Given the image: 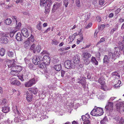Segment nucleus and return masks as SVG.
Instances as JSON below:
<instances>
[{"mask_svg": "<svg viewBox=\"0 0 124 124\" xmlns=\"http://www.w3.org/2000/svg\"><path fill=\"white\" fill-rule=\"evenodd\" d=\"M16 62L13 59L9 61L8 63L9 68H11L13 72L18 73L21 71L22 70V67L19 66H16L15 62Z\"/></svg>", "mask_w": 124, "mask_h": 124, "instance_id": "nucleus-1", "label": "nucleus"}, {"mask_svg": "<svg viewBox=\"0 0 124 124\" xmlns=\"http://www.w3.org/2000/svg\"><path fill=\"white\" fill-rule=\"evenodd\" d=\"M13 111L15 113L18 115L14 119V121L15 122H20L22 121L23 120V117L20 116L19 114V112L17 110V107L16 106H14L12 108Z\"/></svg>", "mask_w": 124, "mask_h": 124, "instance_id": "nucleus-2", "label": "nucleus"}, {"mask_svg": "<svg viewBox=\"0 0 124 124\" xmlns=\"http://www.w3.org/2000/svg\"><path fill=\"white\" fill-rule=\"evenodd\" d=\"M65 67L67 69H74L76 66V65L70 60H66L64 63Z\"/></svg>", "mask_w": 124, "mask_h": 124, "instance_id": "nucleus-3", "label": "nucleus"}, {"mask_svg": "<svg viewBox=\"0 0 124 124\" xmlns=\"http://www.w3.org/2000/svg\"><path fill=\"white\" fill-rule=\"evenodd\" d=\"M42 57L40 55H35L34 56L32 62L35 65L39 64L40 61H41Z\"/></svg>", "mask_w": 124, "mask_h": 124, "instance_id": "nucleus-4", "label": "nucleus"}, {"mask_svg": "<svg viewBox=\"0 0 124 124\" xmlns=\"http://www.w3.org/2000/svg\"><path fill=\"white\" fill-rule=\"evenodd\" d=\"M35 79L33 78L25 83V86L26 87H29L32 86L33 85L35 84L36 82Z\"/></svg>", "mask_w": 124, "mask_h": 124, "instance_id": "nucleus-5", "label": "nucleus"}, {"mask_svg": "<svg viewBox=\"0 0 124 124\" xmlns=\"http://www.w3.org/2000/svg\"><path fill=\"white\" fill-rule=\"evenodd\" d=\"M112 53L110 52H108V55H105L103 58V62L106 64L108 63V61L111 57Z\"/></svg>", "mask_w": 124, "mask_h": 124, "instance_id": "nucleus-6", "label": "nucleus"}, {"mask_svg": "<svg viewBox=\"0 0 124 124\" xmlns=\"http://www.w3.org/2000/svg\"><path fill=\"white\" fill-rule=\"evenodd\" d=\"M80 58L78 55H76L73 57V60L74 63L76 65L79 63L80 61Z\"/></svg>", "mask_w": 124, "mask_h": 124, "instance_id": "nucleus-7", "label": "nucleus"}, {"mask_svg": "<svg viewBox=\"0 0 124 124\" xmlns=\"http://www.w3.org/2000/svg\"><path fill=\"white\" fill-rule=\"evenodd\" d=\"M113 103L109 102L107 104L105 107V108L106 110L111 111L113 109Z\"/></svg>", "mask_w": 124, "mask_h": 124, "instance_id": "nucleus-8", "label": "nucleus"}, {"mask_svg": "<svg viewBox=\"0 0 124 124\" xmlns=\"http://www.w3.org/2000/svg\"><path fill=\"white\" fill-rule=\"evenodd\" d=\"M42 60L43 61L47 64L49 65L50 64V58L48 55H45L43 57Z\"/></svg>", "mask_w": 124, "mask_h": 124, "instance_id": "nucleus-9", "label": "nucleus"}, {"mask_svg": "<svg viewBox=\"0 0 124 124\" xmlns=\"http://www.w3.org/2000/svg\"><path fill=\"white\" fill-rule=\"evenodd\" d=\"M22 34L25 37H27L29 36L27 29L26 28L22 29L21 31Z\"/></svg>", "mask_w": 124, "mask_h": 124, "instance_id": "nucleus-10", "label": "nucleus"}, {"mask_svg": "<svg viewBox=\"0 0 124 124\" xmlns=\"http://www.w3.org/2000/svg\"><path fill=\"white\" fill-rule=\"evenodd\" d=\"M96 108L97 113V116H100L103 114V110L102 108L97 107Z\"/></svg>", "mask_w": 124, "mask_h": 124, "instance_id": "nucleus-11", "label": "nucleus"}, {"mask_svg": "<svg viewBox=\"0 0 124 124\" xmlns=\"http://www.w3.org/2000/svg\"><path fill=\"white\" fill-rule=\"evenodd\" d=\"M40 4L41 7H45L46 8L47 7H48L50 6V4H47L45 0H40Z\"/></svg>", "mask_w": 124, "mask_h": 124, "instance_id": "nucleus-12", "label": "nucleus"}, {"mask_svg": "<svg viewBox=\"0 0 124 124\" xmlns=\"http://www.w3.org/2000/svg\"><path fill=\"white\" fill-rule=\"evenodd\" d=\"M61 5V3L55 2L52 8L53 11H54L56 10L59 8Z\"/></svg>", "mask_w": 124, "mask_h": 124, "instance_id": "nucleus-13", "label": "nucleus"}, {"mask_svg": "<svg viewBox=\"0 0 124 124\" xmlns=\"http://www.w3.org/2000/svg\"><path fill=\"white\" fill-rule=\"evenodd\" d=\"M23 37L20 33L17 34L16 36V39L18 41H22L23 40Z\"/></svg>", "mask_w": 124, "mask_h": 124, "instance_id": "nucleus-14", "label": "nucleus"}, {"mask_svg": "<svg viewBox=\"0 0 124 124\" xmlns=\"http://www.w3.org/2000/svg\"><path fill=\"white\" fill-rule=\"evenodd\" d=\"M113 52H114V54L116 55L117 56H119L120 54V49L117 47L115 48V50Z\"/></svg>", "mask_w": 124, "mask_h": 124, "instance_id": "nucleus-15", "label": "nucleus"}, {"mask_svg": "<svg viewBox=\"0 0 124 124\" xmlns=\"http://www.w3.org/2000/svg\"><path fill=\"white\" fill-rule=\"evenodd\" d=\"M82 55L83 56V59H89L91 56V54L87 52L84 53Z\"/></svg>", "mask_w": 124, "mask_h": 124, "instance_id": "nucleus-16", "label": "nucleus"}, {"mask_svg": "<svg viewBox=\"0 0 124 124\" xmlns=\"http://www.w3.org/2000/svg\"><path fill=\"white\" fill-rule=\"evenodd\" d=\"M1 43L4 44H7L8 41V39L5 37H3L0 39Z\"/></svg>", "mask_w": 124, "mask_h": 124, "instance_id": "nucleus-17", "label": "nucleus"}, {"mask_svg": "<svg viewBox=\"0 0 124 124\" xmlns=\"http://www.w3.org/2000/svg\"><path fill=\"white\" fill-rule=\"evenodd\" d=\"M10 108L8 107H4L2 108V110L4 113H7L9 112L10 111Z\"/></svg>", "mask_w": 124, "mask_h": 124, "instance_id": "nucleus-18", "label": "nucleus"}, {"mask_svg": "<svg viewBox=\"0 0 124 124\" xmlns=\"http://www.w3.org/2000/svg\"><path fill=\"white\" fill-rule=\"evenodd\" d=\"M109 52H111L112 53L111 57V60L112 61H114L116 59L117 55L113 53V51L112 50H110V51Z\"/></svg>", "mask_w": 124, "mask_h": 124, "instance_id": "nucleus-19", "label": "nucleus"}, {"mask_svg": "<svg viewBox=\"0 0 124 124\" xmlns=\"http://www.w3.org/2000/svg\"><path fill=\"white\" fill-rule=\"evenodd\" d=\"M24 43V47L26 49L29 48L30 47L31 44V42L28 40L25 42Z\"/></svg>", "mask_w": 124, "mask_h": 124, "instance_id": "nucleus-20", "label": "nucleus"}, {"mask_svg": "<svg viewBox=\"0 0 124 124\" xmlns=\"http://www.w3.org/2000/svg\"><path fill=\"white\" fill-rule=\"evenodd\" d=\"M98 82L102 85H104L105 83L104 79L103 77H101L99 78L98 80Z\"/></svg>", "mask_w": 124, "mask_h": 124, "instance_id": "nucleus-21", "label": "nucleus"}, {"mask_svg": "<svg viewBox=\"0 0 124 124\" xmlns=\"http://www.w3.org/2000/svg\"><path fill=\"white\" fill-rule=\"evenodd\" d=\"M96 106H95L94 107L95 108H94L91 112V114L92 116H97V113L96 108Z\"/></svg>", "mask_w": 124, "mask_h": 124, "instance_id": "nucleus-22", "label": "nucleus"}, {"mask_svg": "<svg viewBox=\"0 0 124 124\" xmlns=\"http://www.w3.org/2000/svg\"><path fill=\"white\" fill-rule=\"evenodd\" d=\"M117 83L114 85V87L116 89L119 88L120 86V85L121 84V82L120 80H117ZM121 86V85H120Z\"/></svg>", "mask_w": 124, "mask_h": 124, "instance_id": "nucleus-23", "label": "nucleus"}, {"mask_svg": "<svg viewBox=\"0 0 124 124\" xmlns=\"http://www.w3.org/2000/svg\"><path fill=\"white\" fill-rule=\"evenodd\" d=\"M48 64H47L44 62H41V64L39 65V67L43 69L45 68L46 67V66Z\"/></svg>", "mask_w": 124, "mask_h": 124, "instance_id": "nucleus-24", "label": "nucleus"}, {"mask_svg": "<svg viewBox=\"0 0 124 124\" xmlns=\"http://www.w3.org/2000/svg\"><path fill=\"white\" fill-rule=\"evenodd\" d=\"M91 61L92 63H94L95 65H97L98 64V62L95 57H92Z\"/></svg>", "mask_w": 124, "mask_h": 124, "instance_id": "nucleus-25", "label": "nucleus"}, {"mask_svg": "<svg viewBox=\"0 0 124 124\" xmlns=\"http://www.w3.org/2000/svg\"><path fill=\"white\" fill-rule=\"evenodd\" d=\"M26 99L29 102H30L32 101V96L30 94H27L26 97Z\"/></svg>", "mask_w": 124, "mask_h": 124, "instance_id": "nucleus-26", "label": "nucleus"}, {"mask_svg": "<svg viewBox=\"0 0 124 124\" xmlns=\"http://www.w3.org/2000/svg\"><path fill=\"white\" fill-rule=\"evenodd\" d=\"M116 107L117 111H119L121 109H122L120 102H119L116 104Z\"/></svg>", "mask_w": 124, "mask_h": 124, "instance_id": "nucleus-27", "label": "nucleus"}, {"mask_svg": "<svg viewBox=\"0 0 124 124\" xmlns=\"http://www.w3.org/2000/svg\"><path fill=\"white\" fill-rule=\"evenodd\" d=\"M54 68L57 71L60 70L62 68L61 65L60 64L55 65L54 67Z\"/></svg>", "mask_w": 124, "mask_h": 124, "instance_id": "nucleus-28", "label": "nucleus"}, {"mask_svg": "<svg viewBox=\"0 0 124 124\" xmlns=\"http://www.w3.org/2000/svg\"><path fill=\"white\" fill-rule=\"evenodd\" d=\"M36 45L35 44L33 43L31 46L30 48L31 50H33V53H34L36 52V48H35Z\"/></svg>", "mask_w": 124, "mask_h": 124, "instance_id": "nucleus-29", "label": "nucleus"}, {"mask_svg": "<svg viewBox=\"0 0 124 124\" xmlns=\"http://www.w3.org/2000/svg\"><path fill=\"white\" fill-rule=\"evenodd\" d=\"M5 49L3 48H0V55L1 56H3L5 54Z\"/></svg>", "mask_w": 124, "mask_h": 124, "instance_id": "nucleus-30", "label": "nucleus"}, {"mask_svg": "<svg viewBox=\"0 0 124 124\" xmlns=\"http://www.w3.org/2000/svg\"><path fill=\"white\" fill-rule=\"evenodd\" d=\"M12 20L10 18H8L5 21V23L7 25H9L11 23Z\"/></svg>", "mask_w": 124, "mask_h": 124, "instance_id": "nucleus-31", "label": "nucleus"}, {"mask_svg": "<svg viewBox=\"0 0 124 124\" xmlns=\"http://www.w3.org/2000/svg\"><path fill=\"white\" fill-rule=\"evenodd\" d=\"M59 43V41L55 39L53 40L51 42V44L52 45H57Z\"/></svg>", "mask_w": 124, "mask_h": 124, "instance_id": "nucleus-32", "label": "nucleus"}, {"mask_svg": "<svg viewBox=\"0 0 124 124\" xmlns=\"http://www.w3.org/2000/svg\"><path fill=\"white\" fill-rule=\"evenodd\" d=\"M77 35V33H75L73 35H72L70 37L69 39H70V42H72L73 40L75 37V36Z\"/></svg>", "mask_w": 124, "mask_h": 124, "instance_id": "nucleus-33", "label": "nucleus"}, {"mask_svg": "<svg viewBox=\"0 0 124 124\" xmlns=\"http://www.w3.org/2000/svg\"><path fill=\"white\" fill-rule=\"evenodd\" d=\"M11 84L12 85H16V80L15 78H12L11 79Z\"/></svg>", "mask_w": 124, "mask_h": 124, "instance_id": "nucleus-34", "label": "nucleus"}, {"mask_svg": "<svg viewBox=\"0 0 124 124\" xmlns=\"http://www.w3.org/2000/svg\"><path fill=\"white\" fill-rule=\"evenodd\" d=\"M8 55L10 57H12L14 55V53L13 52L10 51H8L7 53Z\"/></svg>", "mask_w": 124, "mask_h": 124, "instance_id": "nucleus-35", "label": "nucleus"}, {"mask_svg": "<svg viewBox=\"0 0 124 124\" xmlns=\"http://www.w3.org/2000/svg\"><path fill=\"white\" fill-rule=\"evenodd\" d=\"M28 41H29L30 42H34V39L33 36L31 35V37L28 38Z\"/></svg>", "mask_w": 124, "mask_h": 124, "instance_id": "nucleus-36", "label": "nucleus"}, {"mask_svg": "<svg viewBox=\"0 0 124 124\" xmlns=\"http://www.w3.org/2000/svg\"><path fill=\"white\" fill-rule=\"evenodd\" d=\"M35 50L38 53L41 50L40 46L39 45H38L36 47Z\"/></svg>", "mask_w": 124, "mask_h": 124, "instance_id": "nucleus-37", "label": "nucleus"}, {"mask_svg": "<svg viewBox=\"0 0 124 124\" xmlns=\"http://www.w3.org/2000/svg\"><path fill=\"white\" fill-rule=\"evenodd\" d=\"M31 92L34 94H36L37 93L38 91L37 89L36 88H33Z\"/></svg>", "mask_w": 124, "mask_h": 124, "instance_id": "nucleus-38", "label": "nucleus"}, {"mask_svg": "<svg viewBox=\"0 0 124 124\" xmlns=\"http://www.w3.org/2000/svg\"><path fill=\"white\" fill-rule=\"evenodd\" d=\"M84 63L85 65H87L89 64L90 63L88 59H83Z\"/></svg>", "mask_w": 124, "mask_h": 124, "instance_id": "nucleus-39", "label": "nucleus"}, {"mask_svg": "<svg viewBox=\"0 0 124 124\" xmlns=\"http://www.w3.org/2000/svg\"><path fill=\"white\" fill-rule=\"evenodd\" d=\"M83 38L82 35L80 34L79 36V38L78 39V40L79 42H81L83 41Z\"/></svg>", "mask_w": 124, "mask_h": 124, "instance_id": "nucleus-40", "label": "nucleus"}, {"mask_svg": "<svg viewBox=\"0 0 124 124\" xmlns=\"http://www.w3.org/2000/svg\"><path fill=\"white\" fill-rule=\"evenodd\" d=\"M35 66L31 64H29V67L31 70H35L36 69L35 67Z\"/></svg>", "mask_w": 124, "mask_h": 124, "instance_id": "nucleus-41", "label": "nucleus"}, {"mask_svg": "<svg viewBox=\"0 0 124 124\" xmlns=\"http://www.w3.org/2000/svg\"><path fill=\"white\" fill-rule=\"evenodd\" d=\"M105 38L104 37H102L100 41L97 43V45H98L99 44L101 43V42H104V41H105Z\"/></svg>", "mask_w": 124, "mask_h": 124, "instance_id": "nucleus-42", "label": "nucleus"}, {"mask_svg": "<svg viewBox=\"0 0 124 124\" xmlns=\"http://www.w3.org/2000/svg\"><path fill=\"white\" fill-rule=\"evenodd\" d=\"M80 80L79 81V83H81L82 85H84L85 84V79H79Z\"/></svg>", "mask_w": 124, "mask_h": 124, "instance_id": "nucleus-43", "label": "nucleus"}, {"mask_svg": "<svg viewBox=\"0 0 124 124\" xmlns=\"http://www.w3.org/2000/svg\"><path fill=\"white\" fill-rule=\"evenodd\" d=\"M16 32V31H13L10 32V33L9 34V35L10 37H13L14 35Z\"/></svg>", "mask_w": 124, "mask_h": 124, "instance_id": "nucleus-44", "label": "nucleus"}, {"mask_svg": "<svg viewBox=\"0 0 124 124\" xmlns=\"http://www.w3.org/2000/svg\"><path fill=\"white\" fill-rule=\"evenodd\" d=\"M37 29L39 30H40L41 29V23L39 22L37 25Z\"/></svg>", "mask_w": 124, "mask_h": 124, "instance_id": "nucleus-45", "label": "nucleus"}, {"mask_svg": "<svg viewBox=\"0 0 124 124\" xmlns=\"http://www.w3.org/2000/svg\"><path fill=\"white\" fill-rule=\"evenodd\" d=\"M41 54L42 55H43L44 54H47V55H49V54L48 52L46 50H44L41 53Z\"/></svg>", "mask_w": 124, "mask_h": 124, "instance_id": "nucleus-46", "label": "nucleus"}, {"mask_svg": "<svg viewBox=\"0 0 124 124\" xmlns=\"http://www.w3.org/2000/svg\"><path fill=\"white\" fill-rule=\"evenodd\" d=\"M84 124H91V123L89 120L87 119L84 122Z\"/></svg>", "mask_w": 124, "mask_h": 124, "instance_id": "nucleus-47", "label": "nucleus"}, {"mask_svg": "<svg viewBox=\"0 0 124 124\" xmlns=\"http://www.w3.org/2000/svg\"><path fill=\"white\" fill-rule=\"evenodd\" d=\"M12 122L11 121L9 120V119H8L4 123V124H11Z\"/></svg>", "mask_w": 124, "mask_h": 124, "instance_id": "nucleus-48", "label": "nucleus"}, {"mask_svg": "<svg viewBox=\"0 0 124 124\" xmlns=\"http://www.w3.org/2000/svg\"><path fill=\"white\" fill-rule=\"evenodd\" d=\"M118 29V27H116L115 28H113V29H112L111 31L110 32L112 33H113L114 31L116 30H117Z\"/></svg>", "mask_w": 124, "mask_h": 124, "instance_id": "nucleus-49", "label": "nucleus"}, {"mask_svg": "<svg viewBox=\"0 0 124 124\" xmlns=\"http://www.w3.org/2000/svg\"><path fill=\"white\" fill-rule=\"evenodd\" d=\"M76 5L78 7L80 6L81 4L79 0H76Z\"/></svg>", "mask_w": 124, "mask_h": 124, "instance_id": "nucleus-50", "label": "nucleus"}, {"mask_svg": "<svg viewBox=\"0 0 124 124\" xmlns=\"http://www.w3.org/2000/svg\"><path fill=\"white\" fill-rule=\"evenodd\" d=\"M105 96V95L103 93H101V94H100L99 97V98L102 99L104 98Z\"/></svg>", "mask_w": 124, "mask_h": 124, "instance_id": "nucleus-51", "label": "nucleus"}, {"mask_svg": "<svg viewBox=\"0 0 124 124\" xmlns=\"http://www.w3.org/2000/svg\"><path fill=\"white\" fill-rule=\"evenodd\" d=\"M104 0H99V3L100 5H102L104 3Z\"/></svg>", "mask_w": 124, "mask_h": 124, "instance_id": "nucleus-52", "label": "nucleus"}, {"mask_svg": "<svg viewBox=\"0 0 124 124\" xmlns=\"http://www.w3.org/2000/svg\"><path fill=\"white\" fill-rule=\"evenodd\" d=\"M107 121L105 119L101 120L100 122L101 124H106Z\"/></svg>", "mask_w": 124, "mask_h": 124, "instance_id": "nucleus-53", "label": "nucleus"}, {"mask_svg": "<svg viewBox=\"0 0 124 124\" xmlns=\"http://www.w3.org/2000/svg\"><path fill=\"white\" fill-rule=\"evenodd\" d=\"M61 76L62 77H63L64 76V74L65 72V71H63V70H62L61 71Z\"/></svg>", "mask_w": 124, "mask_h": 124, "instance_id": "nucleus-54", "label": "nucleus"}, {"mask_svg": "<svg viewBox=\"0 0 124 124\" xmlns=\"http://www.w3.org/2000/svg\"><path fill=\"white\" fill-rule=\"evenodd\" d=\"M64 4H65V7H66L68 4V0H64Z\"/></svg>", "mask_w": 124, "mask_h": 124, "instance_id": "nucleus-55", "label": "nucleus"}, {"mask_svg": "<svg viewBox=\"0 0 124 124\" xmlns=\"http://www.w3.org/2000/svg\"><path fill=\"white\" fill-rule=\"evenodd\" d=\"M92 25V23H89L86 26V28L87 29H88L90 28Z\"/></svg>", "mask_w": 124, "mask_h": 124, "instance_id": "nucleus-56", "label": "nucleus"}, {"mask_svg": "<svg viewBox=\"0 0 124 124\" xmlns=\"http://www.w3.org/2000/svg\"><path fill=\"white\" fill-rule=\"evenodd\" d=\"M7 101L5 99H4L2 100V104L3 105H5Z\"/></svg>", "mask_w": 124, "mask_h": 124, "instance_id": "nucleus-57", "label": "nucleus"}, {"mask_svg": "<svg viewBox=\"0 0 124 124\" xmlns=\"http://www.w3.org/2000/svg\"><path fill=\"white\" fill-rule=\"evenodd\" d=\"M121 9L120 8H118L115 11V13L116 14H118L120 11Z\"/></svg>", "mask_w": 124, "mask_h": 124, "instance_id": "nucleus-58", "label": "nucleus"}, {"mask_svg": "<svg viewBox=\"0 0 124 124\" xmlns=\"http://www.w3.org/2000/svg\"><path fill=\"white\" fill-rule=\"evenodd\" d=\"M123 124L124 123V119L123 118H121L120 119V121L119 122L120 124H121V123Z\"/></svg>", "mask_w": 124, "mask_h": 124, "instance_id": "nucleus-59", "label": "nucleus"}, {"mask_svg": "<svg viewBox=\"0 0 124 124\" xmlns=\"http://www.w3.org/2000/svg\"><path fill=\"white\" fill-rule=\"evenodd\" d=\"M22 81H23L24 80V79L23 78V77L22 76H20L18 77Z\"/></svg>", "mask_w": 124, "mask_h": 124, "instance_id": "nucleus-60", "label": "nucleus"}, {"mask_svg": "<svg viewBox=\"0 0 124 124\" xmlns=\"http://www.w3.org/2000/svg\"><path fill=\"white\" fill-rule=\"evenodd\" d=\"M23 0H16V2L17 4H18L19 3H22L23 2Z\"/></svg>", "mask_w": 124, "mask_h": 124, "instance_id": "nucleus-61", "label": "nucleus"}, {"mask_svg": "<svg viewBox=\"0 0 124 124\" xmlns=\"http://www.w3.org/2000/svg\"><path fill=\"white\" fill-rule=\"evenodd\" d=\"M97 20L99 22H100L101 20V17L99 16H98L96 17Z\"/></svg>", "mask_w": 124, "mask_h": 124, "instance_id": "nucleus-62", "label": "nucleus"}, {"mask_svg": "<svg viewBox=\"0 0 124 124\" xmlns=\"http://www.w3.org/2000/svg\"><path fill=\"white\" fill-rule=\"evenodd\" d=\"M112 74L113 76H118V73L117 72H114L112 73Z\"/></svg>", "mask_w": 124, "mask_h": 124, "instance_id": "nucleus-63", "label": "nucleus"}, {"mask_svg": "<svg viewBox=\"0 0 124 124\" xmlns=\"http://www.w3.org/2000/svg\"><path fill=\"white\" fill-rule=\"evenodd\" d=\"M120 103L122 106V108H124V101L120 102Z\"/></svg>", "mask_w": 124, "mask_h": 124, "instance_id": "nucleus-64", "label": "nucleus"}]
</instances>
